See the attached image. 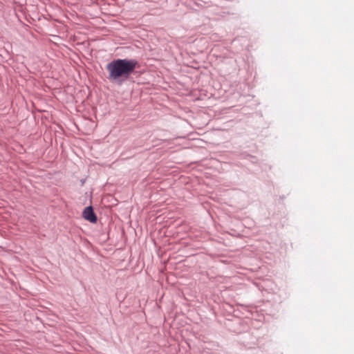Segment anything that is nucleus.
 <instances>
[{
  "instance_id": "2",
  "label": "nucleus",
  "mask_w": 354,
  "mask_h": 354,
  "mask_svg": "<svg viewBox=\"0 0 354 354\" xmlns=\"http://www.w3.org/2000/svg\"><path fill=\"white\" fill-rule=\"evenodd\" d=\"M83 217L86 220L93 223H96L97 221V217L95 213L93 212V208L91 207H87L84 209L83 212Z\"/></svg>"
},
{
  "instance_id": "1",
  "label": "nucleus",
  "mask_w": 354,
  "mask_h": 354,
  "mask_svg": "<svg viewBox=\"0 0 354 354\" xmlns=\"http://www.w3.org/2000/svg\"><path fill=\"white\" fill-rule=\"evenodd\" d=\"M138 66L136 59H118L109 63V80L112 82L122 84L131 75Z\"/></svg>"
}]
</instances>
